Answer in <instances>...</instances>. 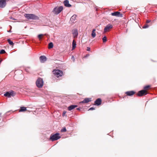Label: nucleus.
I'll return each mask as SVG.
<instances>
[{"label":"nucleus","mask_w":157,"mask_h":157,"mask_svg":"<svg viewBox=\"0 0 157 157\" xmlns=\"http://www.w3.org/2000/svg\"><path fill=\"white\" fill-rule=\"evenodd\" d=\"M76 15H74L72 16L70 18V21L72 23H74L75 20L76 19Z\"/></svg>","instance_id":"18"},{"label":"nucleus","mask_w":157,"mask_h":157,"mask_svg":"<svg viewBox=\"0 0 157 157\" xmlns=\"http://www.w3.org/2000/svg\"><path fill=\"white\" fill-rule=\"evenodd\" d=\"M150 85H147V86H145L144 87V90H146L148 89L150 87Z\"/></svg>","instance_id":"24"},{"label":"nucleus","mask_w":157,"mask_h":157,"mask_svg":"<svg viewBox=\"0 0 157 157\" xmlns=\"http://www.w3.org/2000/svg\"><path fill=\"white\" fill-rule=\"evenodd\" d=\"M71 59L73 60V61L74 62L75 61V59L74 57L73 56H72L71 57Z\"/></svg>","instance_id":"32"},{"label":"nucleus","mask_w":157,"mask_h":157,"mask_svg":"<svg viewBox=\"0 0 157 157\" xmlns=\"http://www.w3.org/2000/svg\"><path fill=\"white\" fill-rule=\"evenodd\" d=\"M7 41L9 43V44L10 45H13L14 44V43H13V42L12 41H11L10 39H8L7 40Z\"/></svg>","instance_id":"21"},{"label":"nucleus","mask_w":157,"mask_h":157,"mask_svg":"<svg viewBox=\"0 0 157 157\" xmlns=\"http://www.w3.org/2000/svg\"><path fill=\"white\" fill-rule=\"evenodd\" d=\"M111 15L113 16H116L119 17H122V14L120 13L119 12H115L111 13Z\"/></svg>","instance_id":"10"},{"label":"nucleus","mask_w":157,"mask_h":157,"mask_svg":"<svg viewBox=\"0 0 157 157\" xmlns=\"http://www.w3.org/2000/svg\"><path fill=\"white\" fill-rule=\"evenodd\" d=\"M149 26L147 24H145V25H144L143 27V28L144 29H146L148 28Z\"/></svg>","instance_id":"29"},{"label":"nucleus","mask_w":157,"mask_h":157,"mask_svg":"<svg viewBox=\"0 0 157 157\" xmlns=\"http://www.w3.org/2000/svg\"><path fill=\"white\" fill-rule=\"evenodd\" d=\"M43 81L42 78H38L36 81V86L39 88H41L43 86Z\"/></svg>","instance_id":"5"},{"label":"nucleus","mask_w":157,"mask_h":157,"mask_svg":"<svg viewBox=\"0 0 157 157\" xmlns=\"http://www.w3.org/2000/svg\"><path fill=\"white\" fill-rule=\"evenodd\" d=\"M72 34L74 37H76L78 35V30L77 29H75L73 30L72 31Z\"/></svg>","instance_id":"13"},{"label":"nucleus","mask_w":157,"mask_h":157,"mask_svg":"<svg viewBox=\"0 0 157 157\" xmlns=\"http://www.w3.org/2000/svg\"><path fill=\"white\" fill-rule=\"evenodd\" d=\"M113 26L112 25L109 24L107 25L105 28L104 29V31L105 32H107L110 29H111L113 28Z\"/></svg>","instance_id":"9"},{"label":"nucleus","mask_w":157,"mask_h":157,"mask_svg":"<svg viewBox=\"0 0 157 157\" xmlns=\"http://www.w3.org/2000/svg\"><path fill=\"white\" fill-rule=\"evenodd\" d=\"M95 109L94 108V107H91L90 109H89L88 110H93Z\"/></svg>","instance_id":"30"},{"label":"nucleus","mask_w":157,"mask_h":157,"mask_svg":"<svg viewBox=\"0 0 157 157\" xmlns=\"http://www.w3.org/2000/svg\"><path fill=\"white\" fill-rule=\"evenodd\" d=\"M90 47H87V51H90Z\"/></svg>","instance_id":"31"},{"label":"nucleus","mask_w":157,"mask_h":157,"mask_svg":"<svg viewBox=\"0 0 157 157\" xmlns=\"http://www.w3.org/2000/svg\"><path fill=\"white\" fill-rule=\"evenodd\" d=\"M94 103H95V105H100L101 103V98H98L96 100Z\"/></svg>","instance_id":"12"},{"label":"nucleus","mask_w":157,"mask_h":157,"mask_svg":"<svg viewBox=\"0 0 157 157\" xmlns=\"http://www.w3.org/2000/svg\"><path fill=\"white\" fill-rule=\"evenodd\" d=\"M76 44L74 42V40H73L72 42V49H74L76 47Z\"/></svg>","instance_id":"22"},{"label":"nucleus","mask_w":157,"mask_h":157,"mask_svg":"<svg viewBox=\"0 0 157 157\" xmlns=\"http://www.w3.org/2000/svg\"><path fill=\"white\" fill-rule=\"evenodd\" d=\"M53 47V44L52 42H50L48 44V48L50 49L52 48Z\"/></svg>","instance_id":"20"},{"label":"nucleus","mask_w":157,"mask_h":157,"mask_svg":"<svg viewBox=\"0 0 157 157\" xmlns=\"http://www.w3.org/2000/svg\"><path fill=\"white\" fill-rule=\"evenodd\" d=\"M77 107V105H71L68 107V110L69 111H71L72 110L74 109L75 108Z\"/></svg>","instance_id":"16"},{"label":"nucleus","mask_w":157,"mask_h":157,"mask_svg":"<svg viewBox=\"0 0 157 157\" xmlns=\"http://www.w3.org/2000/svg\"><path fill=\"white\" fill-rule=\"evenodd\" d=\"M15 95V93L13 90H10L6 92L4 94V95L8 98H10L11 97H13Z\"/></svg>","instance_id":"4"},{"label":"nucleus","mask_w":157,"mask_h":157,"mask_svg":"<svg viewBox=\"0 0 157 157\" xmlns=\"http://www.w3.org/2000/svg\"><path fill=\"white\" fill-rule=\"evenodd\" d=\"M6 4V2L5 1L3 0H0V7L3 8L4 7Z\"/></svg>","instance_id":"11"},{"label":"nucleus","mask_w":157,"mask_h":157,"mask_svg":"<svg viewBox=\"0 0 157 157\" xmlns=\"http://www.w3.org/2000/svg\"><path fill=\"white\" fill-rule=\"evenodd\" d=\"M53 72V74L57 77L61 76L63 75L62 71L59 70H54Z\"/></svg>","instance_id":"6"},{"label":"nucleus","mask_w":157,"mask_h":157,"mask_svg":"<svg viewBox=\"0 0 157 157\" xmlns=\"http://www.w3.org/2000/svg\"><path fill=\"white\" fill-rule=\"evenodd\" d=\"M60 138L61 136H59V134L56 133L53 135L52 134L50 137V140L52 141H53L59 139Z\"/></svg>","instance_id":"2"},{"label":"nucleus","mask_w":157,"mask_h":157,"mask_svg":"<svg viewBox=\"0 0 157 157\" xmlns=\"http://www.w3.org/2000/svg\"><path fill=\"white\" fill-rule=\"evenodd\" d=\"M102 40L104 42H105L107 41V38L106 36H105L104 37L102 38Z\"/></svg>","instance_id":"26"},{"label":"nucleus","mask_w":157,"mask_h":157,"mask_svg":"<svg viewBox=\"0 0 157 157\" xmlns=\"http://www.w3.org/2000/svg\"><path fill=\"white\" fill-rule=\"evenodd\" d=\"M6 53L5 50L4 49H2L0 52V54H4Z\"/></svg>","instance_id":"28"},{"label":"nucleus","mask_w":157,"mask_h":157,"mask_svg":"<svg viewBox=\"0 0 157 157\" xmlns=\"http://www.w3.org/2000/svg\"><path fill=\"white\" fill-rule=\"evenodd\" d=\"M63 3L65 6L67 7H70L71 6V5L69 4V1L67 0H65Z\"/></svg>","instance_id":"17"},{"label":"nucleus","mask_w":157,"mask_h":157,"mask_svg":"<svg viewBox=\"0 0 157 157\" xmlns=\"http://www.w3.org/2000/svg\"><path fill=\"white\" fill-rule=\"evenodd\" d=\"M91 101V98H86L82 101H80L79 103H87Z\"/></svg>","instance_id":"8"},{"label":"nucleus","mask_w":157,"mask_h":157,"mask_svg":"<svg viewBox=\"0 0 157 157\" xmlns=\"http://www.w3.org/2000/svg\"><path fill=\"white\" fill-rule=\"evenodd\" d=\"M77 110H80V108H77Z\"/></svg>","instance_id":"38"},{"label":"nucleus","mask_w":157,"mask_h":157,"mask_svg":"<svg viewBox=\"0 0 157 157\" xmlns=\"http://www.w3.org/2000/svg\"><path fill=\"white\" fill-rule=\"evenodd\" d=\"M1 120V119H0V121Z\"/></svg>","instance_id":"40"},{"label":"nucleus","mask_w":157,"mask_h":157,"mask_svg":"<svg viewBox=\"0 0 157 157\" xmlns=\"http://www.w3.org/2000/svg\"><path fill=\"white\" fill-rule=\"evenodd\" d=\"M96 35V33L95 32H92L91 33V36L93 38H94L95 37Z\"/></svg>","instance_id":"27"},{"label":"nucleus","mask_w":157,"mask_h":157,"mask_svg":"<svg viewBox=\"0 0 157 157\" xmlns=\"http://www.w3.org/2000/svg\"><path fill=\"white\" fill-rule=\"evenodd\" d=\"M147 94L146 90H142L138 92V95L139 96H141L144 95H146Z\"/></svg>","instance_id":"7"},{"label":"nucleus","mask_w":157,"mask_h":157,"mask_svg":"<svg viewBox=\"0 0 157 157\" xmlns=\"http://www.w3.org/2000/svg\"><path fill=\"white\" fill-rule=\"evenodd\" d=\"M63 10V6H60L58 7H56L54 8L52 12L55 14H58L59 13Z\"/></svg>","instance_id":"3"},{"label":"nucleus","mask_w":157,"mask_h":157,"mask_svg":"<svg viewBox=\"0 0 157 157\" xmlns=\"http://www.w3.org/2000/svg\"><path fill=\"white\" fill-rule=\"evenodd\" d=\"M7 32H11V30L8 31Z\"/></svg>","instance_id":"39"},{"label":"nucleus","mask_w":157,"mask_h":157,"mask_svg":"<svg viewBox=\"0 0 157 157\" xmlns=\"http://www.w3.org/2000/svg\"><path fill=\"white\" fill-rule=\"evenodd\" d=\"M24 15L25 18L29 20H37L39 19V17L33 14L25 13Z\"/></svg>","instance_id":"1"},{"label":"nucleus","mask_w":157,"mask_h":157,"mask_svg":"<svg viewBox=\"0 0 157 157\" xmlns=\"http://www.w3.org/2000/svg\"><path fill=\"white\" fill-rule=\"evenodd\" d=\"M151 22V20H147L146 21V23H148Z\"/></svg>","instance_id":"34"},{"label":"nucleus","mask_w":157,"mask_h":157,"mask_svg":"<svg viewBox=\"0 0 157 157\" xmlns=\"http://www.w3.org/2000/svg\"><path fill=\"white\" fill-rule=\"evenodd\" d=\"M26 110V108L25 107H21L19 110V112H24Z\"/></svg>","instance_id":"19"},{"label":"nucleus","mask_w":157,"mask_h":157,"mask_svg":"<svg viewBox=\"0 0 157 157\" xmlns=\"http://www.w3.org/2000/svg\"><path fill=\"white\" fill-rule=\"evenodd\" d=\"M43 36V35L42 34H40L38 35V39H39V40H41L42 39V37Z\"/></svg>","instance_id":"23"},{"label":"nucleus","mask_w":157,"mask_h":157,"mask_svg":"<svg viewBox=\"0 0 157 157\" xmlns=\"http://www.w3.org/2000/svg\"><path fill=\"white\" fill-rule=\"evenodd\" d=\"M89 56V54H87L86 55V57H88Z\"/></svg>","instance_id":"37"},{"label":"nucleus","mask_w":157,"mask_h":157,"mask_svg":"<svg viewBox=\"0 0 157 157\" xmlns=\"http://www.w3.org/2000/svg\"><path fill=\"white\" fill-rule=\"evenodd\" d=\"M125 94L127 96H131L135 94V92L134 91H128L126 92Z\"/></svg>","instance_id":"14"},{"label":"nucleus","mask_w":157,"mask_h":157,"mask_svg":"<svg viewBox=\"0 0 157 157\" xmlns=\"http://www.w3.org/2000/svg\"><path fill=\"white\" fill-rule=\"evenodd\" d=\"M67 131V129L65 127H64L63 128H62L61 130V132H66Z\"/></svg>","instance_id":"25"},{"label":"nucleus","mask_w":157,"mask_h":157,"mask_svg":"<svg viewBox=\"0 0 157 157\" xmlns=\"http://www.w3.org/2000/svg\"><path fill=\"white\" fill-rule=\"evenodd\" d=\"M10 19H12V20H16V19H15V18H13L12 17H10Z\"/></svg>","instance_id":"35"},{"label":"nucleus","mask_w":157,"mask_h":157,"mask_svg":"<svg viewBox=\"0 0 157 157\" xmlns=\"http://www.w3.org/2000/svg\"><path fill=\"white\" fill-rule=\"evenodd\" d=\"M40 59L41 63H44L45 61L46 60V57L44 56H42L40 57Z\"/></svg>","instance_id":"15"},{"label":"nucleus","mask_w":157,"mask_h":157,"mask_svg":"<svg viewBox=\"0 0 157 157\" xmlns=\"http://www.w3.org/2000/svg\"><path fill=\"white\" fill-rule=\"evenodd\" d=\"M95 31L96 29H94L92 30V32H95Z\"/></svg>","instance_id":"36"},{"label":"nucleus","mask_w":157,"mask_h":157,"mask_svg":"<svg viewBox=\"0 0 157 157\" xmlns=\"http://www.w3.org/2000/svg\"><path fill=\"white\" fill-rule=\"evenodd\" d=\"M66 112H65V111H63V114H62V115H63V116L65 115V114H66Z\"/></svg>","instance_id":"33"}]
</instances>
